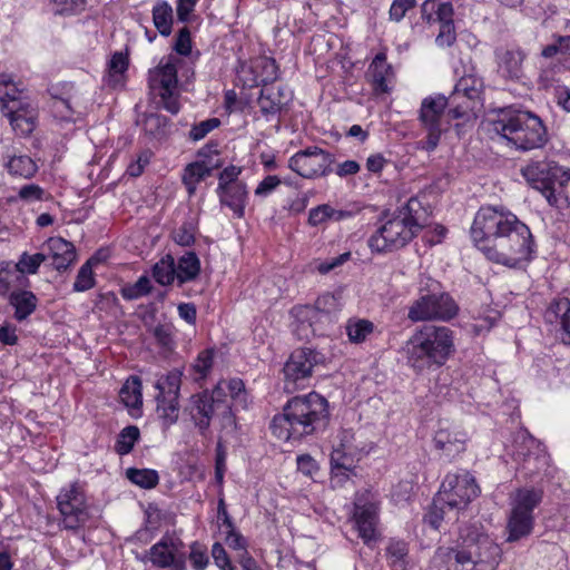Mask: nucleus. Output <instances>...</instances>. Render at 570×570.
<instances>
[{
    "label": "nucleus",
    "instance_id": "15",
    "mask_svg": "<svg viewBox=\"0 0 570 570\" xmlns=\"http://www.w3.org/2000/svg\"><path fill=\"white\" fill-rule=\"evenodd\" d=\"M57 507L65 529L77 530L89 519L86 494L78 483L61 489L57 495Z\"/></svg>",
    "mask_w": 570,
    "mask_h": 570
},
{
    "label": "nucleus",
    "instance_id": "56",
    "mask_svg": "<svg viewBox=\"0 0 570 570\" xmlns=\"http://www.w3.org/2000/svg\"><path fill=\"white\" fill-rule=\"evenodd\" d=\"M174 240L180 246H190L195 242V227L191 223H184L173 234Z\"/></svg>",
    "mask_w": 570,
    "mask_h": 570
},
{
    "label": "nucleus",
    "instance_id": "62",
    "mask_svg": "<svg viewBox=\"0 0 570 570\" xmlns=\"http://www.w3.org/2000/svg\"><path fill=\"white\" fill-rule=\"evenodd\" d=\"M416 4V0H394L390 8V19L400 22L406 12L414 8Z\"/></svg>",
    "mask_w": 570,
    "mask_h": 570
},
{
    "label": "nucleus",
    "instance_id": "25",
    "mask_svg": "<svg viewBox=\"0 0 570 570\" xmlns=\"http://www.w3.org/2000/svg\"><path fill=\"white\" fill-rule=\"evenodd\" d=\"M498 72L505 79L518 80L523 76L525 53L517 47L501 48L495 51Z\"/></svg>",
    "mask_w": 570,
    "mask_h": 570
},
{
    "label": "nucleus",
    "instance_id": "6",
    "mask_svg": "<svg viewBox=\"0 0 570 570\" xmlns=\"http://www.w3.org/2000/svg\"><path fill=\"white\" fill-rule=\"evenodd\" d=\"M534 242L530 228L520 223L504 237L497 238L492 245H482L485 256L498 264L517 267L531 259Z\"/></svg>",
    "mask_w": 570,
    "mask_h": 570
},
{
    "label": "nucleus",
    "instance_id": "35",
    "mask_svg": "<svg viewBox=\"0 0 570 570\" xmlns=\"http://www.w3.org/2000/svg\"><path fill=\"white\" fill-rule=\"evenodd\" d=\"M119 397L126 407L139 409L142 405L141 380L130 376L119 391Z\"/></svg>",
    "mask_w": 570,
    "mask_h": 570
},
{
    "label": "nucleus",
    "instance_id": "21",
    "mask_svg": "<svg viewBox=\"0 0 570 570\" xmlns=\"http://www.w3.org/2000/svg\"><path fill=\"white\" fill-rule=\"evenodd\" d=\"M278 77V67L272 58L261 57L249 66L243 65L238 71V79L244 86L253 88L257 86L267 87Z\"/></svg>",
    "mask_w": 570,
    "mask_h": 570
},
{
    "label": "nucleus",
    "instance_id": "26",
    "mask_svg": "<svg viewBox=\"0 0 570 570\" xmlns=\"http://www.w3.org/2000/svg\"><path fill=\"white\" fill-rule=\"evenodd\" d=\"M291 94L281 87H264L261 90L257 105L265 117L276 116L291 100Z\"/></svg>",
    "mask_w": 570,
    "mask_h": 570
},
{
    "label": "nucleus",
    "instance_id": "12",
    "mask_svg": "<svg viewBox=\"0 0 570 570\" xmlns=\"http://www.w3.org/2000/svg\"><path fill=\"white\" fill-rule=\"evenodd\" d=\"M480 493L474 476L463 471L448 473L438 492L439 503L446 504L449 511L464 510Z\"/></svg>",
    "mask_w": 570,
    "mask_h": 570
},
{
    "label": "nucleus",
    "instance_id": "59",
    "mask_svg": "<svg viewBox=\"0 0 570 570\" xmlns=\"http://www.w3.org/2000/svg\"><path fill=\"white\" fill-rule=\"evenodd\" d=\"M456 40V32L454 23L440 24L439 33L435 38L438 47H451Z\"/></svg>",
    "mask_w": 570,
    "mask_h": 570
},
{
    "label": "nucleus",
    "instance_id": "53",
    "mask_svg": "<svg viewBox=\"0 0 570 570\" xmlns=\"http://www.w3.org/2000/svg\"><path fill=\"white\" fill-rule=\"evenodd\" d=\"M445 509H448L446 504L439 503V495H438L436 499L433 502L432 508L426 513V515L424 518V521L431 528H433L434 530H438L440 528L442 521L445 518V514H446Z\"/></svg>",
    "mask_w": 570,
    "mask_h": 570
},
{
    "label": "nucleus",
    "instance_id": "36",
    "mask_svg": "<svg viewBox=\"0 0 570 570\" xmlns=\"http://www.w3.org/2000/svg\"><path fill=\"white\" fill-rule=\"evenodd\" d=\"M181 375L180 371L173 370L159 376L155 385L158 391L156 396L179 397Z\"/></svg>",
    "mask_w": 570,
    "mask_h": 570
},
{
    "label": "nucleus",
    "instance_id": "52",
    "mask_svg": "<svg viewBox=\"0 0 570 570\" xmlns=\"http://www.w3.org/2000/svg\"><path fill=\"white\" fill-rule=\"evenodd\" d=\"M189 560L195 570H205L209 562L206 547L199 542H193L190 544Z\"/></svg>",
    "mask_w": 570,
    "mask_h": 570
},
{
    "label": "nucleus",
    "instance_id": "57",
    "mask_svg": "<svg viewBox=\"0 0 570 570\" xmlns=\"http://www.w3.org/2000/svg\"><path fill=\"white\" fill-rule=\"evenodd\" d=\"M212 557L214 559V563L219 568V570H236L225 548L219 542H215L213 544Z\"/></svg>",
    "mask_w": 570,
    "mask_h": 570
},
{
    "label": "nucleus",
    "instance_id": "46",
    "mask_svg": "<svg viewBox=\"0 0 570 570\" xmlns=\"http://www.w3.org/2000/svg\"><path fill=\"white\" fill-rule=\"evenodd\" d=\"M361 459V451L332 450L331 466H338L345 470H355Z\"/></svg>",
    "mask_w": 570,
    "mask_h": 570
},
{
    "label": "nucleus",
    "instance_id": "27",
    "mask_svg": "<svg viewBox=\"0 0 570 570\" xmlns=\"http://www.w3.org/2000/svg\"><path fill=\"white\" fill-rule=\"evenodd\" d=\"M52 265L57 271H66L76 261V249L72 243L61 237H50L47 242Z\"/></svg>",
    "mask_w": 570,
    "mask_h": 570
},
{
    "label": "nucleus",
    "instance_id": "24",
    "mask_svg": "<svg viewBox=\"0 0 570 570\" xmlns=\"http://www.w3.org/2000/svg\"><path fill=\"white\" fill-rule=\"evenodd\" d=\"M367 77L376 95L389 94L392 90L394 71L384 52H379L374 57L368 66Z\"/></svg>",
    "mask_w": 570,
    "mask_h": 570
},
{
    "label": "nucleus",
    "instance_id": "19",
    "mask_svg": "<svg viewBox=\"0 0 570 570\" xmlns=\"http://www.w3.org/2000/svg\"><path fill=\"white\" fill-rule=\"evenodd\" d=\"M223 401L220 386H215L212 393L205 391L190 396L187 411L202 434L208 430L210 421L219 412Z\"/></svg>",
    "mask_w": 570,
    "mask_h": 570
},
{
    "label": "nucleus",
    "instance_id": "14",
    "mask_svg": "<svg viewBox=\"0 0 570 570\" xmlns=\"http://www.w3.org/2000/svg\"><path fill=\"white\" fill-rule=\"evenodd\" d=\"M458 305L446 293L425 294L409 307L407 317L412 322L449 321L458 313Z\"/></svg>",
    "mask_w": 570,
    "mask_h": 570
},
{
    "label": "nucleus",
    "instance_id": "32",
    "mask_svg": "<svg viewBox=\"0 0 570 570\" xmlns=\"http://www.w3.org/2000/svg\"><path fill=\"white\" fill-rule=\"evenodd\" d=\"M351 216L352 213L348 210L335 209L328 204H322L309 210L307 223L316 227L327 222H341Z\"/></svg>",
    "mask_w": 570,
    "mask_h": 570
},
{
    "label": "nucleus",
    "instance_id": "4",
    "mask_svg": "<svg viewBox=\"0 0 570 570\" xmlns=\"http://www.w3.org/2000/svg\"><path fill=\"white\" fill-rule=\"evenodd\" d=\"M492 128L508 146L520 151L542 148L549 141L542 119L527 110L503 112L492 122Z\"/></svg>",
    "mask_w": 570,
    "mask_h": 570
},
{
    "label": "nucleus",
    "instance_id": "42",
    "mask_svg": "<svg viewBox=\"0 0 570 570\" xmlns=\"http://www.w3.org/2000/svg\"><path fill=\"white\" fill-rule=\"evenodd\" d=\"M27 96L18 88L12 77L7 73L0 75V102L1 110L4 104H10L12 100H27Z\"/></svg>",
    "mask_w": 570,
    "mask_h": 570
},
{
    "label": "nucleus",
    "instance_id": "11",
    "mask_svg": "<svg viewBox=\"0 0 570 570\" xmlns=\"http://www.w3.org/2000/svg\"><path fill=\"white\" fill-rule=\"evenodd\" d=\"M353 505L354 528L364 544L372 547L381 538L379 531L380 501L377 495L371 490L357 492Z\"/></svg>",
    "mask_w": 570,
    "mask_h": 570
},
{
    "label": "nucleus",
    "instance_id": "5",
    "mask_svg": "<svg viewBox=\"0 0 570 570\" xmlns=\"http://www.w3.org/2000/svg\"><path fill=\"white\" fill-rule=\"evenodd\" d=\"M425 212L416 198H411L397 215L382 225L368 239L373 252L383 253L405 246L423 227Z\"/></svg>",
    "mask_w": 570,
    "mask_h": 570
},
{
    "label": "nucleus",
    "instance_id": "22",
    "mask_svg": "<svg viewBox=\"0 0 570 570\" xmlns=\"http://www.w3.org/2000/svg\"><path fill=\"white\" fill-rule=\"evenodd\" d=\"M47 259V255L43 253H37L30 255L28 253H22L18 263L16 264V269H0V294H7L11 287V282L13 278L22 277L20 274H36L40 265Z\"/></svg>",
    "mask_w": 570,
    "mask_h": 570
},
{
    "label": "nucleus",
    "instance_id": "17",
    "mask_svg": "<svg viewBox=\"0 0 570 570\" xmlns=\"http://www.w3.org/2000/svg\"><path fill=\"white\" fill-rule=\"evenodd\" d=\"M334 163L333 156L320 147L312 146L299 150L288 159V167L306 179L328 175Z\"/></svg>",
    "mask_w": 570,
    "mask_h": 570
},
{
    "label": "nucleus",
    "instance_id": "39",
    "mask_svg": "<svg viewBox=\"0 0 570 570\" xmlns=\"http://www.w3.org/2000/svg\"><path fill=\"white\" fill-rule=\"evenodd\" d=\"M153 277L163 285H170L176 279V264L171 255L160 258L153 267Z\"/></svg>",
    "mask_w": 570,
    "mask_h": 570
},
{
    "label": "nucleus",
    "instance_id": "43",
    "mask_svg": "<svg viewBox=\"0 0 570 570\" xmlns=\"http://www.w3.org/2000/svg\"><path fill=\"white\" fill-rule=\"evenodd\" d=\"M126 475L134 484L144 489H153L159 482L157 471L151 469L130 468L126 471Z\"/></svg>",
    "mask_w": 570,
    "mask_h": 570
},
{
    "label": "nucleus",
    "instance_id": "20",
    "mask_svg": "<svg viewBox=\"0 0 570 570\" xmlns=\"http://www.w3.org/2000/svg\"><path fill=\"white\" fill-rule=\"evenodd\" d=\"M3 115L9 120L16 135L28 137L38 124V106L30 98L27 100H12L3 105Z\"/></svg>",
    "mask_w": 570,
    "mask_h": 570
},
{
    "label": "nucleus",
    "instance_id": "31",
    "mask_svg": "<svg viewBox=\"0 0 570 570\" xmlns=\"http://www.w3.org/2000/svg\"><path fill=\"white\" fill-rule=\"evenodd\" d=\"M9 303L14 308V318L21 322L36 311L38 298L30 291L16 289L10 293Z\"/></svg>",
    "mask_w": 570,
    "mask_h": 570
},
{
    "label": "nucleus",
    "instance_id": "30",
    "mask_svg": "<svg viewBox=\"0 0 570 570\" xmlns=\"http://www.w3.org/2000/svg\"><path fill=\"white\" fill-rule=\"evenodd\" d=\"M544 316L549 323L560 322L562 341L570 344V301L560 298L551 303Z\"/></svg>",
    "mask_w": 570,
    "mask_h": 570
},
{
    "label": "nucleus",
    "instance_id": "1",
    "mask_svg": "<svg viewBox=\"0 0 570 570\" xmlns=\"http://www.w3.org/2000/svg\"><path fill=\"white\" fill-rule=\"evenodd\" d=\"M501 549L481 525L460 528L454 547H440L432 559L434 570H495Z\"/></svg>",
    "mask_w": 570,
    "mask_h": 570
},
{
    "label": "nucleus",
    "instance_id": "9",
    "mask_svg": "<svg viewBox=\"0 0 570 570\" xmlns=\"http://www.w3.org/2000/svg\"><path fill=\"white\" fill-rule=\"evenodd\" d=\"M542 500V491L538 489H518L511 497V512L508 519V541L514 542L528 537L534 523L533 510Z\"/></svg>",
    "mask_w": 570,
    "mask_h": 570
},
{
    "label": "nucleus",
    "instance_id": "64",
    "mask_svg": "<svg viewBox=\"0 0 570 570\" xmlns=\"http://www.w3.org/2000/svg\"><path fill=\"white\" fill-rule=\"evenodd\" d=\"M86 0H53L56 13H75L85 8Z\"/></svg>",
    "mask_w": 570,
    "mask_h": 570
},
{
    "label": "nucleus",
    "instance_id": "54",
    "mask_svg": "<svg viewBox=\"0 0 570 570\" xmlns=\"http://www.w3.org/2000/svg\"><path fill=\"white\" fill-rule=\"evenodd\" d=\"M51 108L55 117L66 121L73 120V109L70 99L53 97Z\"/></svg>",
    "mask_w": 570,
    "mask_h": 570
},
{
    "label": "nucleus",
    "instance_id": "45",
    "mask_svg": "<svg viewBox=\"0 0 570 570\" xmlns=\"http://www.w3.org/2000/svg\"><path fill=\"white\" fill-rule=\"evenodd\" d=\"M217 147V144L210 142L204 146L202 149H199L197 154L198 161L203 166H205L210 174L214 169H217L223 166L220 153Z\"/></svg>",
    "mask_w": 570,
    "mask_h": 570
},
{
    "label": "nucleus",
    "instance_id": "60",
    "mask_svg": "<svg viewBox=\"0 0 570 570\" xmlns=\"http://www.w3.org/2000/svg\"><path fill=\"white\" fill-rule=\"evenodd\" d=\"M153 335L160 346L167 350L173 347V327L169 324H159L155 326Z\"/></svg>",
    "mask_w": 570,
    "mask_h": 570
},
{
    "label": "nucleus",
    "instance_id": "8",
    "mask_svg": "<svg viewBox=\"0 0 570 570\" xmlns=\"http://www.w3.org/2000/svg\"><path fill=\"white\" fill-rule=\"evenodd\" d=\"M521 220L511 212L494 206L481 207L471 226V237L480 250L509 234Z\"/></svg>",
    "mask_w": 570,
    "mask_h": 570
},
{
    "label": "nucleus",
    "instance_id": "23",
    "mask_svg": "<svg viewBox=\"0 0 570 570\" xmlns=\"http://www.w3.org/2000/svg\"><path fill=\"white\" fill-rule=\"evenodd\" d=\"M466 441L465 432L452 428L439 429L433 438L435 449L449 460L465 451Z\"/></svg>",
    "mask_w": 570,
    "mask_h": 570
},
{
    "label": "nucleus",
    "instance_id": "47",
    "mask_svg": "<svg viewBox=\"0 0 570 570\" xmlns=\"http://www.w3.org/2000/svg\"><path fill=\"white\" fill-rule=\"evenodd\" d=\"M138 438L139 429L137 426L130 425L125 428L118 436L116 443V451L120 455L128 454L132 450Z\"/></svg>",
    "mask_w": 570,
    "mask_h": 570
},
{
    "label": "nucleus",
    "instance_id": "61",
    "mask_svg": "<svg viewBox=\"0 0 570 570\" xmlns=\"http://www.w3.org/2000/svg\"><path fill=\"white\" fill-rule=\"evenodd\" d=\"M227 534L225 538V543L233 550L239 551V554H244V551L247 550V541L246 539L235 529L234 525L227 528Z\"/></svg>",
    "mask_w": 570,
    "mask_h": 570
},
{
    "label": "nucleus",
    "instance_id": "58",
    "mask_svg": "<svg viewBox=\"0 0 570 570\" xmlns=\"http://www.w3.org/2000/svg\"><path fill=\"white\" fill-rule=\"evenodd\" d=\"M128 68V57L122 52H116L112 55L109 61V76L116 78L115 82L119 81L120 76Z\"/></svg>",
    "mask_w": 570,
    "mask_h": 570
},
{
    "label": "nucleus",
    "instance_id": "49",
    "mask_svg": "<svg viewBox=\"0 0 570 570\" xmlns=\"http://www.w3.org/2000/svg\"><path fill=\"white\" fill-rule=\"evenodd\" d=\"M470 81H472V78H461L459 80L452 94L453 104L461 98H465V102L474 106L475 100L479 98V89L478 87L468 88V82Z\"/></svg>",
    "mask_w": 570,
    "mask_h": 570
},
{
    "label": "nucleus",
    "instance_id": "50",
    "mask_svg": "<svg viewBox=\"0 0 570 570\" xmlns=\"http://www.w3.org/2000/svg\"><path fill=\"white\" fill-rule=\"evenodd\" d=\"M151 291L150 279L142 275L134 285L122 288V296L127 299H136L147 295Z\"/></svg>",
    "mask_w": 570,
    "mask_h": 570
},
{
    "label": "nucleus",
    "instance_id": "16",
    "mask_svg": "<svg viewBox=\"0 0 570 570\" xmlns=\"http://www.w3.org/2000/svg\"><path fill=\"white\" fill-rule=\"evenodd\" d=\"M322 360L323 355L312 348L295 350L284 365V390L287 393H294L304 387L312 375L313 367Z\"/></svg>",
    "mask_w": 570,
    "mask_h": 570
},
{
    "label": "nucleus",
    "instance_id": "63",
    "mask_svg": "<svg viewBox=\"0 0 570 570\" xmlns=\"http://www.w3.org/2000/svg\"><path fill=\"white\" fill-rule=\"evenodd\" d=\"M240 174H242V167L230 165V166L224 168V170H222L218 176V187L217 188H224L225 186L242 183L238 179Z\"/></svg>",
    "mask_w": 570,
    "mask_h": 570
},
{
    "label": "nucleus",
    "instance_id": "18",
    "mask_svg": "<svg viewBox=\"0 0 570 570\" xmlns=\"http://www.w3.org/2000/svg\"><path fill=\"white\" fill-rule=\"evenodd\" d=\"M184 542L173 533H165L161 539L148 550V560L153 566L171 570L186 569V556L183 551Z\"/></svg>",
    "mask_w": 570,
    "mask_h": 570
},
{
    "label": "nucleus",
    "instance_id": "10",
    "mask_svg": "<svg viewBox=\"0 0 570 570\" xmlns=\"http://www.w3.org/2000/svg\"><path fill=\"white\" fill-rule=\"evenodd\" d=\"M181 59L169 55L164 57L158 66L149 71L148 83L151 92L160 97L163 107L173 115L179 109L178 100V65Z\"/></svg>",
    "mask_w": 570,
    "mask_h": 570
},
{
    "label": "nucleus",
    "instance_id": "2",
    "mask_svg": "<svg viewBox=\"0 0 570 570\" xmlns=\"http://www.w3.org/2000/svg\"><path fill=\"white\" fill-rule=\"evenodd\" d=\"M330 416L327 400L316 392L289 399L273 417L272 433L282 441H298L325 428Z\"/></svg>",
    "mask_w": 570,
    "mask_h": 570
},
{
    "label": "nucleus",
    "instance_id": "55",
    "mask_svg": "<svg viewBox=\"0 0 570 570\" xmlns=\"http://www.w3.org/2000/svg\"><path fill=\"white\" fill-rule=\"evenodd\" d=\"M333 450H341V451H361L355 444H354V433L352 430L348 429H342L333 443Z\"/></svg>",
    "mask_w": 570,
    "mask_h": 570
},
{
    "label": "nucleus",
    "instance_id": "33",
    "mask_svg": "<svg viewBox=\"0 0 570 570\" xmlns=\"http://www.w3.org/2000/svg\"><path fill=\"white\" fill-rule=\"evenodd\" d=\"M200 272V262L194 252L183 255L176 265V279L179 285L194 281Z\"/></svg>",
    "mask_w": 570,
    "mask_h": 570
},
{
    "label": "nucleus",
    "instance_id": "28",
    "mask_svg": "<svg viewBox=\"0 0 570 570\" xmlns=\"http://www.w3.org/2000/svg\"><path fill=\"white\" fill-rule=\"evenodd\" d=\"M515 451L513 452V456L515 461H521L524 463V469H530V463L532 460L535 462L544 461L546 456L540 449V443L530 435L525 433L518 434L515 439Z\"/></svg>",
    "mask_w": 570,
    "mask_h": 570
},
{
    "label": "nucleus",
    "instance_id": "29",
    "mask_svg": "<svg viewBox=\"0 0 570 570\" xmlns=\"http://www.w3.org/2000/svg\"><path fill=\"white\" fill-rule=\"evenodd\" d=\"M217 193L222 205L229 207L238 218L244 216L247 200V189L244 183L217 188Z\"/></svg>",
    "mask_w": 570,
    "mask_h": 570
},
{
    "label": "nucleus",
    "instance_id": "41",
    "mask_svg": "<svg viewBox=\"0 0 570 570\" xmlns=\"http://www.w3.org/2000/svg\"><path fill=\"white\" fill-rule=\"evenodd\" d=\"M153 21L160 35L169 36L173 26L171 7L167 2L156 4L153 9Z\"/></svg>",
    "mask_w": 570,
    "mask_h": 570
},
{
    "label": "nucleus",
    "instance_id": "51",
    "mask_svg": "<svg viewBox=\"0 0 570 570\" xmlns=\"http://www.w3.org/2000/svg\"><path fill=\"white\" fill-rule=\"evenodd\" d=\"M220 120L218 118H209L200 121L191 127L189 131V138L194 141H198L205 138L210 131L218 128Z\"/></svg>",
    "mask_w": 570,
    "mask_h": 570
},
{
    "label": "nucleus",
    "instance_id": "48",
    "mask_svg": "<svg viewBox=\"0 0 570 570\" xmlns=\"http://www.w3.org/2000/svg\"><path fill=\"white\" fill-rule=\"evenodd\" d=\"M94 258L88 259L78 271L73 289L76 292H85L95 286V277L92 273Z\"/></svg>",
    "mask_w": 570,
    "mask_h": 570
},
{
    "label": "nucleus",
    "instance_id": "7",
    "mask_svg": "<svg viewBox=\"0 0 570 570\" xmlns=\"http://www.w3.org/2000/svg\"><path fill=\"white\" fill-rule=\"evenodd\" d=\"M527 183L538 189L551 206H559L562 188L570 180V169L548 158L531 159L521 168Z\"/></svg>",
    "mask_w": 570,
    "mask_h": 570
},
{
    "label": "nucleus",
    "instance_id": "40",
    "mask_svg": "<svg viewBox=\"0 0 570 570\" xmlns=\"http://www.w3.org/2000/svg\"><path fill=\"white\" fill-rule=\"evenodd\" d=\"M8 171L12 176L30 178L37 173V165L29 156H12L6 163Z\"/></svg>",
    "mask_w": 570,
    "mask_h": 570
},
{
    "label": "nucleus",
    "instance_id": "34",
    "mask_svg": "<svg viewBox=\"0 0 570 570\" xmlns=\"http://www.w3.org/2000/svg\"><path fill=\"white\" fill-rule=\"evenodd\" d=\"M375 325L372 321L365 318L352 317L345 324V332L348 341L354 344H361L374 333Z\"/></svg>",
    "mask_w": 570,
    "mask_h": 570
},
{
    "label": "nucleus",
    "instance_id": "44",
    "mask_svg": "<svg viewBox=\"0 0 570 570\" xmlns=\"http://www.w3.org/2000/svg\"><path fill=\"white\" fill-rule=\"evenodd\" d=\"M216 386L222 387V399H227L226 392H228L230 400L244 406L246 405L247 392L245 391V384L240 379L220 381Z\"/></svg>",
    "mask_w": 570,
    "mask_h": 570
},
{
    "label": "nucleus",
    "instance_id": "37",
    "mask_svg": "<svg viewBox=\"0 0 570 570\" xmlns=\"http://www.w3.org/2000/svg\"><path fill=\"white\" fill-rule=\"evenodd\" d=\"M157 414L163 425L168 428L177 422L179 416L178 397L156 396Z\"/></svg>",
    "mask_w": 570,
    "mask_h": 570
},
{
    "label": "nucleus",
    "instance_id": "38",
    "mask_svg": "<svg viewBox=\"0 0 570 570\" xmlns=\"http://www.w3.org/2000/svg\"><path fill=\"white\" fill-rule=\"evenodd\" d=\"M208 176H210V173L198 160L187 165L184 169L183 183L186 186L188 195H194L196 193L197 185Z\"/></svg>",
    "mask_w": 570,
    "mask_h": 570
},
{
    "label": "nucleus",
    "instance_id": "3",
    "mask_svg": "<svg viewBox=\"0 0 570 570\" xmlns=\"http://www.w3.org/2000/svg\"><path fill=\"white\" fill-rule=\"evenodd\" d=\"M454 350L453 332L436 325L421 326L403 347L407 365L417 373L444 365Z\"/></svg>",
    "mask_w": 570,
    "mask_h": 570
},
{
    "label": "nucleus",
    "instance_id": "13",
    "mask_svg": "<svg viewBox=\"0 0 570 570\" xmlns=\"http://www.w3.org/2000/svg\"><path fill=\"white\" fill-rule=\"evenodd\" d=\"M446 107L448 98L442 95L424 98L421 104L419 120L428 132L426 140L422 141L423 148L428 151L438 147L441 134L448 129Z\"/></svg>",
    "mask_w": 570,
    "mask_h": 570
}]
</instances>
